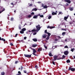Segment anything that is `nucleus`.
Masks as SVG:
<instances>
[{
	"label": "nucleus",
	"mask_w": 75,
	"mask_h": 75,
	"mask_svg": "<svg viewBox=\"0 0 75 75\" xmlns=\"http://www.w3.org/2000/svg\"><path fill=\"white\" fill-rule=\"evenodd\" d=\"M54 57V59L53 61H56L57 60H59V59H62V58L61 57H59V58L57 59L58 58V56H54L53 57Z\"/></svg>",
	"instance_id": "1"
},
{
	"label": "nucleus",
	"mask_w": 75,
	"mask_h": 75,
	"mask_svg": "<svg viewBox=\"0 0 75 75\" xmlns=\"http://www.w3.org/2000/svg\"><path fill=\"white\" fill-rule=\"evenodd\" d=\"M31 50H33V55H34L35 56H37L36 54H35V53H36V52H37V51H36V50L35 49H33L32 48H31Z\"/></svg>",
	"instance_id": "2"
},
{
	"label": "nucleus",
	"mask_w": 75,
	"mask_h": 75,
	"mask_svg": "<svg viewBox=\"0 0 75 75\" xmlns=\"http://www.w3.org/2000/svg\"><path fill=\"white\" fill-rule=\"evenodd\" d=\"M68 70V71H71L74 72L75 71V69L71 68V67H69Z\"/></svg>",
	"instance_id": "3"
},
{
	"label": "nucleus",
	"mask_w": 75,
	"mask_h": 75,
	"mask_svg": "<svg viewBox=\"0 0 75 75\" xmlns=\"http://www.w3.org/2000/svg\"><path fill=\"white\" fill-rule=\"evenodd\" d=\"M37 28V31H39L40 29H41V27H40V25H38L36 26V27Z\"/></svg>",
	"instance_id": "4"
},
{
	"label": "nucleus",
	"mask_w": 75,
	"mask_h": 75,
	"mask_svg": "<svg viewBox=\"0 0 75 75\" xmlns=\"http://www.w3.org/2000/svg\"><path fill=\"white\" fill-rule=\"evenodd\" d=\"M24 55L25 57H27V58H31V54L28 55L24 54Z\"/></svg>",
	"instance_id": "5"
},
{
	"label": "nucleus",
	"mask_w": 75,
	"mask_h": 75,
	"mask_svg": "<svg viewBox=\"0 0 75 75\" xmlns=\"http://www.w3.org/2000/svg\"><path fill=\"white\" fill-rule=\"evenodd\" d=\"M64 54L65 55H67L69 54V52L68 51H65L64 52Z\"/></svg>",
	"instance_id": "6"
},
{
	"label": "nucleus",
	"mask_w": 75,
	"mask_h": 75,
	"mask_svg": "<svg viewBox=\"0 0 75 75\" xmlns=\"http://www.w3.org/2000/svg\"><path fill=\"white\" fill-rule=\"evenodd\" d=\"M54 28V27L53 26H50V25H48L47 27V28H50V29H52Z\"/></svg>",
	"instance_id": "7"
},
{
	"label": "nucleus",
	"mask_w": 75,
	"mask_h": 75,
	"mask_svg": "<svg viewBox=\"0 0 75 75\" xmlns=\"http://www.w3.org/2000/svg\"><path fill=\"white\" fill-rule=\"evenodd\" d=\"M65 1V2H67L68 3H69V4H70L71 3V1L70 0H64Z\"/></svg>",
	"instance_id": "8"
},
{
	"label": "nucleus",
	"mask_w": 75,
	"mask_h": 75,
	"mask_svg": "<svg viewBox=\"0 0 75 75\" xmlns=\"http://www.w3.org/2000/svg\"><path fill=\"white\" fill-rule=\"evenodd\" d=\"M3 41L4 42L6 41V40L4 39L3 38H1V37H0V41Z\"/></svg>",
	"instance_id": "9"
},
{
	"label": "nucleus",
	"mask_w": 75,
	"mask_h": 75,
	"mask_svg": "<svg viewBox=\"0 0 75 75\" xmlns=\"http://www.w3.org/2000/svg\"><path fill=\"white\" fill-rule=\"evenodd\" d=\"M5 10H6V9H5V8H3L2 10L0 11V14H1V13L3 12V11H5Z\"/></svg>",
	"instance_id": "10"
},
{
	"label": "nucleus",
	"mask_w": 75,
	"mask_h": 75,
	"mask_svg": "<svg viewBox=\"0 0 75 75\" xmlns=\"http://www.w3.org/2000/svg\"><path fill=\"white\" fill-rule=\"evenodd\" d=\"M38 15H35L33 16V18H38Z\"/></svg>",
	"instance_id": "11"
},
{
	"label": "nucleus",
	"mask_w": 75,
	"mask_h": 75,
	"mask_svg": "<svg viewBox=\"0 0 75 75\" xmlns=\"http://www.w3.org/2000/svg\"><path fill=\"white\" fill-rule=\"evenodd\" d=\"M42 37L44 38H45L47 37V35H46V34H45L44 35H43L42 36Z\"/></svg>",
	"instance_id": "12"
},
{
	"label": "nucleus",
	"mask_w": 75,
	"mask_h": 75,
	"mask_svg": "<svg viewBox=\"0 0 75 75\" xmlns=\"http://www.w3.org/2000/svg\"><path fill=\"white\" fill-rule=\"evenodd\" d=\"M32 11H37V9L36 8H33L32 10Z\"/></svg>",
	"instance_id": "13"
},
{
	"label": "nucleus",
	"mask_w": 75,
	"mask_h": 75,
	"mask_svg": "<svg viewBox=\"0 0 75 75\" xmlns=\"http://www.w3.org/2000/svg\"><path fill=\"white\" fill-rule=\"evenodd\" d=\"M52 14L53 16H54V15H57V13H54V12H53L52 13Z\"/></svg>",
	"instance_id": "14"
},
{
	"label": "nucleus",
	"mask_w": 75,
	"mask_h": 75,
	"mask_svg": "<svg viewBox=\"0 0 75 75\" xmlns=\"http://www.w3.org/2000/svg\"><path fill=\"white\" fill-rule=\"evenodd\" d=\"M37 45L34 44L33 45L32 47H37Z\"/></svg>",
	"instance_id": "15"
},
{
	"label": "nucleus",
	"mask_w": 75,
	"mask_h": 75,
	"mask_svg": "<svg viewBox=\"0 0 75 75\" xmlns=\"http://www.w3.org/2000/svg\"><path fill=\"white\" fill-rule=\"evenodd\" d=\"M68 18V16H67V17L65 16L64 17V20H67Z\"/></svg>",
	"instance_id": "16"
},
{
	"label": "nucleus",
	"mask_w": 75,
	"mask_h": 75,
	"mask_svg": "<svg viewBox=\"0 0 75 75\" xmlns=\"http://www.w3.org/2000/svg\"><path fill=\"white\" fill-rule=\"evenodd\" d=\"M37 30H36L35 29H33V30H32V32H37Z\"/></svg>",
	"instance_id": "17"
},
{
	"label": "nucleus",
	"mask_w": 75,
	"mask_h": 75,
	"mask_svg": "<svg viewBox=\"0 0 75 75\" xmlns=\"http://www.w3.org/2000/svg\"><path fill=\"white\" fill-rule=\"evenodd\" d=\"M38 16H40V17H41V18H42V17H44V16L43 15H40V14H39L38 15Z\"/></svg>",
	"instance_id": "18"
},
{
	"label": "nucleus",
	"mask_w": 75,
	"mask_h": 75,
	"mask_svg": "<svg viewBox=\"0 0 75 75\" xmlns=\"http://www.w3.org/2000/svg\"><path fill=\"white\" fill-rule=\"evenodd\" d=\"M32 40L34 41L35 42H37V39H33Z\"/></svg>",
	"instance_id": "19"
},
{
	"label": "nucleus",
	"mask_w": 75,
	"mask_h": 75,
	"mask_svg": "<svg viewBox=\"0 0 75 75\" xmlns=\"http://www.w3.org/2000/svg\"><path fill=\"white\" fill-rule=\"evenodd\" d=\"M42 48H40L38 49V51H42Z\"/></svg>",
	"instance_id": "20"
},
{
	"label": "nucleus",
	"mask_w": 75,
	"mask_h": 75,
	"mask_svg": "<svg viewBox=\"0 0 75 75\" xmlns=\"http://www.w3.org/2000/svg\"><path fill=\"white\" fill-rule=\"evenodd\" d=\"M26 30V29L25 28H23L21 29V31H22L24 32V31H25Z\"/></svg>",
	"instance_id": "21"
},
{
	"label": "nucleus",
	"mask_w": 75,
	"mask_h": 75,
	"mask_svg": "<svg viewBox=\"0 0 75 75\" xmlns=\"http://www.w3.org/2000/svg\"><path fill=\"white\" fill-rule=\"evenodd\" d=\"M47 34H48L47 35L48 37H50V35H51V33H49V32H48Z\"/></svg>",
	"instance_id": "22"
},
{
	"label": "nucleus",
	"mask_w": 75,
	"mask_h": 75,
	"mask_svg": "<svg viewBox=\"0 0 75 75\" xmlns=\"http://www.w3.org/2000/svg\"><path fill=\"white\" fill-rule=\"evenodd\" d=\"M49 55L50 57H53V55L51 53H50L49 54Z\"/></svg>",
	"instance_id": "23"
},
{
	"label": "nucleus",
	"mask_w": 75,
	"mask_h": 75,
	"mask_svg": "<svg viewBox=\"0 0 75 75\" xmlns=\"http://www.w3.org/2000/svg\"><path fill=\"white\" fill-rule=\"evenodd\" d=\"M48 7L47 6V5H45V6H44L43 8H47Z\"/></svg>",
	"instance_id": "24"
},
{
	"label": "nucleus",
	"mask_w": 75,
	"mask_h": 75,
	"mask_svg": "<svg viewBox=\"0 0 75 75\" xmlns=\"http://www.w3.org/2000/svg\"><path fill=\"white\" fill-rule=\"evenodd\" d=\"M67 63H69L70 62V60L69 59H68L67 61Z\"/></svg>",
	"instance_id": "25"
},
{
	"label": "nucleus",
	"mask_w": 75,
	"mask_h": 75,
	"mask_svg": "<svg viewBox=\"0 0 75 75\" xmlns=\"http://www.w3.org/2000/svg\"><path fill=\"white\" fill-rule=\"evenodd\" d=\"M32 17V15H30L28 16V18H31Z\"/></svg>",
	"instance_id": "26"
},
{
	"label": "nucleus",
	"mask_w": 75,
	"mask_h": 75,
	"mask_svg": "<svg viewBox=\"0 0 75 75\" xmlns=\"http://www.w3.org/2000/svg\"><path fill=\"white\" fill-rule=\"evenodd\" d=\"M49 38H50V37L47 36V37L46 38V40H48Z\"/></svg>",
	"instance_id": "27"
},
{
	"label": "nucleus",
	"mask_w": 75,
	"mask_h": 75,
	"mask_svg": "<svg viewBox=\"0 0 75 75\" xmlns=\"http://www.w3.org/2000/svg\"><path fill=\"white\" fill-rule=\"evenodd\" d=\"M20 33H21V34H24V32L23 31H20Z\"/></svg>",
	"instance_id": "28"
},
{
	"label": "nucleus",
	"mask_w": 75,
	"mask_h": 75,
	"mask_svg": "<svg viewBox=\"0 0 75 75\" xmlns=\"http://www.w3.org/2000/svg\"><path fill=\"white\" fill-rule=\"evenodd\" d=\"M59 13H58V15H59V14H63L62 12H59Z\"/></svg>",
	"instance_id": "29"
},
{
	"label": "nucleus",
	"mask_w": 75,
	"mask_h": 75,
	"mask_svg": "<svg viewBox=\"0 0 75 75\" xmlns=\"http://www.w3.org/2000/svg\"><path fill=\"white\" fill-rule=\"evenodd\" d=\"M48 32H47V30H45V33L46 34H47Z\"/></svg>",
	"instance_id": "30"
},
{
	"label": "nucleus",
	"mask_w": 75,
	"mask_h": 75,
	"mask_svg": "<svg viewBox=\"0 0 75 75\" xmlns=\"http://www.w3.org/2000/svg\"><path fill=\"white\" fill-rule=\"evenodd\" d=\"M69 9L70 11H72L73 10V8H69Z\"/></svg>",
	"instance_id": "31"
},
{
	"label": "nucleus",
	"mask_w": 75,
	"mask_h": 75,
	"mask_svg": "<svg viewBox=\"0 0 75 75\" xmlns=\"http://www.w3.org/2000/svg\"><path fill=\"white\" fill-rule=\"evenodd\" d=\"M65 32H63L62 33V35H65Z\"/></svg>",
	"instance_id": "32"
},
{
	"label": "nucleus",
	"mask_w": 75,
	"mask_h": 75,
	"mask_svg": "<svg viewBox=\"0 0 75 75\" xmlns=\"http://www.w3.org/2000/svg\"><path fill=\"white\" fill-rule=\"evenodd\" d=\"M71 51H72V52H74V48H73L71 49Z\"/></svg>",
	"instance_id": "33"
},
{
	"label": "nucleus",
	"mask_w": 75,
	"mask_h": 75,
	"mask_svg": "<svg viewBox=\"0 0 75 75\" xmlns=\"http://www.w3.org/2000/svg\"><path fill=\"white\" fill-rule=\"evenodd\" d=\"M51 17H52L51 16H49V17L48 18V19H50V18H51Z\"/></svg>",
	"instance_id": "34"
},
{
	"label": "nucleus",
	"mask_w": 75,
	"mask_h": 75,
	"mask_svg": "<svg viewBox=\"0 0 75 75\" xmlns=\"http://www.w3.org/2000/svg\"><path fill=\"white\" fill-rule=\"evenodd\" d=\"M13 20H14V18H11V21H13Z\"/></svg>",
	"instance_id": "35"
},
{
	"label": "nucleus",
	"mask_w": 75,
	"mask_h": 75,
	"mask_svg": "<svg viewBox=\"0 0 75 75\" xmlns=\"http://www.w3.org/2000/svg\"><path fill=\"white\" fill-rule=\"evenodd\" d=\"M4 74H5V73L4 72L1 73V75H4Z\"/></svg>",
	"instance_id": "36"
},
{
	"label": "nucleus",
	"mask_w": 75,
	"mask_h": 75,
	"mask_svg": "<svg viewBox=\"0 0 75 75\" xmlns=\"http://www.w3.org/2000/svg\"><path fill=\"white\" fill-rule=\"evenodd\" d=\"M23 66H21V71H22V69H23Z\"/></svg>",
	"instance_id": "37"
},
{
	"label": "nucleus",
	"mask_w": 75,
	"mask_h": 75,
	"mask_svg": "<svg viewBox=\"0 0 75 75\" xmlns=\"http://www.w3.org/2000/svg\"><path fill=\"white\" fill-rule=\"evenodd\" d=\"M33 4H30L29 5V6L30 7H31V6H33Z\"/></svg>",
	"instance_id": "38"
},
{
	"label": "nucleus",
	"mask_w": 75,
	"mask_h": 75,
	"mask_svg": "<svg viewBox=\"0 0 75 75\" xmlns=\"http://www.w3.org/2000/svg\"><path fill=\"white\" fill-rule=\"evenodd\" d=\"M57 37L58 38V40H60L61 38L59 36H57Z\"/></svg>",
	"instance_id": "39"
},
{
	"label": "nucleus",
	"mask_w": 75,
	"mask_h": 75,
	"mask_svg": "<svg viewBox=\"0 0 75 75\" xmlns=\"http://www.w3.org/2000/svg\"><path fill=\"white\" fill-rule=\"evenodd\" d=\"M36 34H37V32L34 33H33V35H35Z\"/></svg>",
	"instance_id": "40"
},
{
	"label": "nucleus",
	"mask_w": 75,
	"mask_h": 75,
	"mask_svg": "<svg viewBox=\"0 0 75 75\" xmlns=\"http://www.w3.org/2000/svg\"><path fill=\"white\" fill-rule=\"evenodd\" d=\"M64 48H68V47L67 46H65L64 47Z\"/></svg>",
	"instance_id": "41"
},
{
	"label": "nucleus",
	"mask_w": 75,
	"mask_h": 75,
	"mask_svg": "<svg viewBox=\"0 0 75 75\" xmlns=\"http://www.w3.org/2000/svg\"><path fill=\"white\" fill-rule=\"evenodd\" d=\"M58 39L57 38H56L55 39H54V41H58Z\"/></svg>",
	"instance_id": "42"
},
{
	"label": "nucleus",
	"mask_w": 75,
	"mask_h": 75,
	"mask_svg": "<svg viewBox=\"0 0 75 75\" xmlns=\"http://www.w3.org/2000/svg\"><path fill=\"white\" fill-rule=\"evenodd\" d=\"M65 55H63L62 56V58H65Z\"/></svg>",
	"instance_id": "43"
},
{
	"label": "nucleus",
	"mask_w": 75,
	"mask_h": 75,
	"mask_svg": "<svg viewBox=\"0 0 75 75\" xmlns=\"http://www.w3.org/2000/svg\"><path fill=\"white\" fill-rule=\"evenodd\" d=\"M31 15H34V12H32L31 13Z\"/></svg>",
	"instance_id": "44"
},
{
	"label": "nucleus",
	"mask_w": 75,
	"mask_h": 75,
	"mask_svg": "<svg viewBox=\"0 0 75 75\" xmlns=\"http://www.w3.org/2000/svg\"><path fill=\"white\" fill-rule=\"evenodd\" d=\"M23 72L24 73H25V74H26V73H27V71H26V70L23 71Z\"/></svg>",
	"instance_id": "45"
},
{
	"label": "nucleus",
	"mask_w": 75,
	"mask_h": 75,
	"mask_svg": "<svg viewBox=\"0 0 75 75\" xmlns=\"http://www.w3.org/2000/svg\"><path fill=\"white\" fill-rule=\"evenodd\" d=\"M44 6V4H42V7H43Z\"/></svg>",
	"instance_id": "46"
},
{
	"label": "nucleus",
	"mask_w": 75,
	"mask_h": 75,
	"mask_svg": "<svg viewBox=\"0 0 75 75\" xmlns=\"http://www.w3.org/2000/svg\"><path fill=\"white\" fill-rule=\"evenodd\" d=\"M69 5V4H68V3H66V6H68Z\"/></svg>",
	"instance_id": "47"
},
{
	"label": "nucleus",
	"mask_w": 75,
	"mask_h": 75,
	"mask_svg": "<svg viewBox=\"0 0 75 75\" xmlns=\"http://www.w3.org/2000/svg\"><path fill=\"white\" fill-rule=\"evenodd\" d=\"M52 64L53 65H55V62H54V61L52 62Z\"/></svg>",
	"instance_id": "48"
},
{
	"label": "nucleus",
	"mask_w": 75,
	"mask_h": 75,
	"mask_svg": "<svg viewBox=\"0 0 75 75\" xmlns=\"http://www.w3.org/2000/svg\"><path fill=\"white\" fill-rule=\"evenodd\" d=\"M10 45H11V46H13V43H11L10 44Z\"/></svg>",
	"instance_id": "49"
},
{
	"label": "nucleus",
	"mask_w": 75,
	"mask_h": 75,
	"mask_svg": "<svg viewBox=\"0 0 75 75\" xmlns=\"http://www.w3.org/2000/svg\"><path fill=\"white\" fill-rule=\"evenodd\" d=\"M17 35H18V34H16L15 36V37H17Z\"/></svg>",
	"instance_id": "50"
},
{
	"label": "nucleus",
	"mask_w": 75,
	"mask_h": 75,
	"mask_svg": "<svg viewBox=\"0 0 75 75\" xmlns=\"http://www.w3.org/2000/svg\"><path fill=\"white\" fill-rule=\"evenodd\" d=\"M18 74H20V75H21V72L20 71H18Z\"/></svg>",
	"instance_id": "51"
},
{
	"label": "nucleus",
	"mask_w": 75,
	"mask_h": 75,
	"mask_svg": "<svg viewBox=\"0 0 75 75\" xmlns=\"http://www.w3.org/2000/svg\"><path fill=\"white\" fill-rule=\"evenodd\" d=\"M44 47H45V48L46 49H47V47L44 45Z\"/></svg>",
	"instance_id": "52"
},
{
	"label": "nucleus",
	"mask_w": 75,
	"mask_h": 75,
	"mask_svg": "<svg viewBox=\"0 0 75 75\" xmlns=\"http://www.w3.org/2000/svg\"><path fill=\"white\" fill-rule=\"evenodd\" d=\"M19 30H21V27L19 26Z\"/></svg>",
	"instance_id": "53"
},
{
	"label": "nucleus",
	"mask_w": 75,
	"mask_h": 75,
	"mask_svg": "<svg viewBox=\"0 0 75 75\" xmlns=\"http://www.w3.org/2000/svg\"><path fill=\"white\" fill-rule=\"evenodd\" d=\"M24 40H26L27 39V37H25L24 38Z\"/></svg>",
	"instance_id": "54"
},
{
	"label": "nucleus",
	"mask_w": 75,
	"mask_h": 75,
	"mask_svg": "<svg viewBox=\"0 0 75 75\" xmlns=\"http://www.w3.org/2000/svg\"><path fill=\"white\" fill-rule=\"evenodd\" d=\"M35 67L36 68H38V67L37 66V65L35 66Z\"/></svg>",
	"instance_id": "55"
},
{
	"label": "nucleus",
	"mask_w": 75,
	"mask_h": 75,
	"mask_svg": "<svg viewBox=\"0 0 75 75\" xmlns=\"http://www.w3.org/2000/svg\"><path fill=\"white\" fill-rule=\"evenodd\" d=\"M63 30H64V31H67V29H62Z\"/></svg>",
	"instance_id": "56"
},
{
	"label": "nucleus",
	"mask_w": 75,
	"mask_h": 75,
	"mask_svg": "<svg viewBox=\"0 0 75 75\" xmlns=\"http://www.w3.org/2000/svg\"><path fill=\"white\" fill-rule=\"evenodd\" d=\"M11 5H13V6H14V4H13V3H11Z\"/></svg>",
	"instance_id": "57"
},
{
	"label": "nucleus",
	"mask_w": 75,
	"mask_h": 75,
	"mask_svg": "<svg viewBox=\"0 0 75 75\" xmlns=\"http://www.w3.org/2000/svg\"><path fill=\"white\" fill-rule=\"evenodd\" d=\"M17 63H18V61H16L15 62V64H16Z\"/></svg>",
	"instance_id": "58"
},
{
	"label": "nucleus",
	"mask_w": 75,
	"mask_h": 75,
	"mask_svg": "<svg viewBox=\"0 0 75 75\" xmlns=\"http://www.w3.org/2000/svg\"><path fill=\"white\" fill-rule=\"evenodd\" d=\"M65 41H66V42H67V40L66 39L65 40Z\"/></svg>",
	"instance_id": "59"
},
{
	"label": "nucleus",
	"mask_w": 75,
	"mask_h": 75,
	"mask_svg": "<svg viewBox=\"0 0 75 75\" xmlns=\"http://www.w3.org/2000/svg\"><path fill=\"white\" fill-rule=\"evenodd\" d=\"M14 13H16V11H14Z\"/></svg>",
	"instance_id": "60"
},
{
	"label": "nucleus",
	"mask_w": 75,
	"mask_h": 75,
	"mask_svg": "<svg viewBox=\"0 0 75 75\" xmlns=\"http://www.w3.org/2000/svg\"><path fill=\"white\" fill-rule=\"evenodd\" d=\"M73 57L74 58V59H75V56H74Z\"/></svg>",
	"instance_id": "61"
},
{
	"label": "nucleus",
	"mask_w": 75,
	"mask_h": 75,
	"mask_svg": "<svg viewBox=\"0 0 75 75\" xmlns=\"http://www.w3.org/2000/svg\"><path fill=\"white\" fill-rule=\"evenodd\" d=\"M29 32L30 33L31 32V31L29 30Z\"/></svg>",
	"instance_id": "62"
},
{
	"label": "nucleus",
	"mask_w": 75,
	"mask_h": 75,
	"mask_svg": "<svg viewBox=\"0 0 75 75\" xmlns=\"http://www.w3.org/2000/svg\"><path fill=\"white\" fill-rule=\"evenodd\" d=\"M38 3H41V2H40V1H39L38 2Z\"/></svg>",
	"instance_id": "63"
},
{
	"label": "nucleus",
	"mask_w": 75,
	"mask_h": 75,
	"mask_svg": "<svg viewBox=\"0 0 75 75\" xmlns=\"http://www.w3.org/2000/svg\"><path fill=\"white\" fill-rule=\"evenodd\" d=\"M56 13H58V12L57 11H56Z\"/></svg>",
	"instance_id": "64"
}]
</instances>
